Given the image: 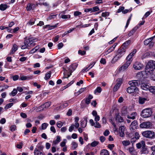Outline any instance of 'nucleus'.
Masks as SVG:
<instances>
[{
	"label": "nucleus",
	"instance_id": "20",
	"mask_svg": "<svg viewBox=\"0 0 155 155\" xmlns=\"http://www.w3.org/2000/svg\"><path fill=\"white\" fill-rule=\"evenodd\" d=\"M137 114L135 112H133L130 115H127V118L129 119L134 120L135 119L136 116H137Z\"/></svg>",
	"mask_w": 155,
	"mask_h": 155
},
{
	"label": "nucleus",
	"instance_id": "55",
	"mask_svg": "<svg viewBox=\"0 0 155 155\" xmlns=\"http://www.w3.org/2000/svg\"><path fill=\"white\" fill-rule=\"evenodd\" d=\"M98 143V142L97 141H94L92 142L91 143V145L92 147H94L96 146L97 145Z\"/></svg>",
	"mask_w": 155,
	"mask_h": 155
},
{
	"label": "nucleus",
	"instance_id": "32",
	"mask_svg": "<svg viewBox=\"0 0 155 155\" xmlns=\"http://www.w3.org/2000/svg\"><path fill=\"white\" fill-rule=\"evenodd\" d=\"M122 143L124 146H127L130 144V142L129 140H124L122 141Z\"/></svg>",
	"mask_w": 155,
	"mask_h": 155
},
{
	"label": "nucleus",
	"instance_id": "49",
	"mask_svg": "<svg viewBox=\"0 0 155 155\" xmlns=\"http://www.w3.org/2000/svg\"><path fill=\"white\" fill-rule=\"evenodd\" d=\"M26 9L27 11H30L31 10H32L31 4L28 3L26 7Z\"/></svg>",
	"mask_w": 155,
	"mask_h": 155
},
{
	"label": "nucleus",
	"instance_id": "23",
	"mask_svg": "<svg viewBox=\"0 0 155 155\" xmlns=\"http://www.w3.org/2000/svg\"><path fill=\"white\" fill-rule=\"evenodd\" d=\"M33 76L31 75L28 76H21L20 77V79L23 81L26 80H29L32 78Z\"/></svg>",
	"mask_w": 155,
	"mask_h": 155
},
{
	"label": "nucleus",
	"instance_id": "15",
	"mask_svg": "<svg viewBox=\"0 0 155 155\" xmlns=\"http://www.w3.org/2000/svg\"><path fill=\"white\" fill-rule=\"evenodd\" d=\"M92 114L93 116L95 117L94 120L96 122L98 121L100 119L99 116L98 115L97 112L95 110H93Z\"/></svg>",
	"mask_w": 155,
	"mask_h": 155
},
{
	"label": "nucleus",
	"instance_id": "24",
	"mask_svg": "<svg viewBox=\"0 0 155 155\" xmlns=\"http://www.w3.org/2000/svg\"><path fill=\"white\" fill-rule=\"evenodd\" d=\"M154 36L152 37H151L147 39H146L144 40V44L145 45H147L151 41H152L153 39V38H154Z\"/></svg>",
	"mask_w": 155,
	"mask_h": 155
},
{
	"label": "nucleus",
	"instance_id": "38",
	"mask_svg": "<svg viewBox=\"0 0 155 155\" xmlns=\"http://www.w3.org/2000/svg\"><path fill=\"white\" fill-rule=\"evenodd\" d=\"M141 152L142 153L146 154L148 153V151L147 149V148L144 147H142V150H141Z\"/></svg>",
	"mask_w": 155,
	"mask_h": 155
},
{
	"label": "nucleus",
	"instance_id": "40",
	"mask_svg": "<svg viewBox=\"0 0 155 155\" xmlns=\"http://www.w3.org/2000/svg\"><path fill=\"white\" fill-rule=\"evenodd\" d=\"M149 90L151 92L155 94V86H150L149 89Z\"/></svg>",
	"mask_w": 155,
	"mask_h": 155
},
{
	"label": "nucleus",
	"instance_id": "39",
	"mask_svg": "<svg viewBox=\"0 0 155 155\" xmlns=\"http://www.w3.org/2000/svg\"><path fill=\"white\" fill-rule=\"evenodd\" d=\"M57 27L56 25H53V26H50V25H47L45 26H44V28H47L48 27H49L48 30H51L52 29H54Z\"/></svg>",
	"mask_w": 155,
	"mask_h": 155
},
{
	"label": "nucleus",
	"instance_id": "27",
	"mask_svg": "<svg viewBox=\"0 0 155 155\" xmlns=\"http://www.w3.org/2000/svg\"><path fill=\"white\" fill-rule=\"evenodd\" d=\"M137 29V28L134 27L131 30L129 31L128 34V35L129 37H130L132 35L134 34L135 33V32H136Z\"/></svg>",
	"mask_w": 155,
	"mask_h": 155
},
{
	"label": "nucleus",
	"instance_id": "8",
	"mask_svg": "<svg viewBox=\"0 0 155 155\" xmlns=\"http://www.w3.org/2000/svg\"><path fill=\"white\" fill-rule=\"evenodd\" d=\"M149 75L147 74V73L145 72V71H140L137 73L136 76L138 80L140 81V80L142 78H146L148 77Z\"/></svg>",
	"mask_w": 155,
	"mask_h": 155
},
{
	"label": "nucleus",
	"instance_id": "44",
	"mask_svg": "<svg viewBox=\"0 0 155 155\" xmlns=\"http://www.w3.org/2000/svg\"><path fill=\"white\" fill-rule=\"evenodd\" d=\"M17 93V90L15 89H14L11 93L10 94V95H12L13 96H15L16 95Z\"/></svg>",
	"mask_w": 155,
	"mask_h": 155
},
{
	"label": "nucleus",
	"instance_id": "31",
	"mask_svg": "<svg viewBox=\"0 0 155 155\" xmlns=\"http://www.w3.org/2000/svg\"><path fill=\"white\" fill-rule=\"evenodd\" d=\"M100 154L101 155H109V153L107 150L104 149L101 150Z\"/></svg>",
	"mask_w": 155,
	"mask_h": 155
},
{
	"label": "nucleus",
	"instance_id": "9",
	"mask_svg": "<svg viewBox=\"0 0 155 155\" xmlns=\"http://www.w3.org/2000/svg\"><path fill=\"white\" fill-rule=\"evenodd\" d=\"M143 67V64L138 61L135 62L133 64V68L135 70H141Z\"/></svg>",
	"mask_w": 155,
	"mask_h": 155
},
{
	"label": "nucleus",
	"instance_id": "56",
	"mask_svg": "<svg viewBox=\"0 0 155 155\" xmlns=\"http://www.w3.org/2000/svg\"><path fill=\"white\" fill-rule=\"evenodd\" d=\"M61 17L63 19L70 18V15H62L61 16Z\"/></svg>",
	"mask_w": 155,
	"mask_h": 155
},
{
	"label": "nucleus",
	"instance_id": "58",
	"mask_svg": "<svg viewBox=\"0 0 155 155\" xmlns=\"http://www.w3.org/2000/svg\"><path fill=\"white\" fill-rule=\"evenodd\" d=\"M92 12H94L96 11H97L99 10V9L98 7L97 6H95L93 7L92 8Z\"/></svg>",
	"mask_w": 155,
	"mask_h": 155
},
{
	"label": "nucleus",
	"instance_id": "43",
	"mask_svg": "<svg viewBox=\"0 0 155 155\" xmlns=\"http://www.w3.org/2000/svg\"><path fill=\"white\" fill-rule=\"evenodd\" d=\"M102 91L101 88L100 87H98L94 91V93L95 94H96V92L98 93H100Z\"/></svg>",
	"mask_w": 155,
	"mask_h": 155
},
{
	"label": "nucleus",
	"instance_id": "11",
	"mask_svg": "<svg viewBox=\"0 0 155 155\" xmlns=\"http://www.w3.org/2000/svg\"><path fill=\"white\" fill-rule=\"evenodd\" d=\"M78 64L76 63L73 64L69 66L68 70L69 72L70 73V74H71L75 70Z\"/></svg>",
	"mask_w": 155,
	"mask_h": 155
},
{
	"label": "nucleus",
	"instance_id": "7",
	"mask_svg": "<svg viewBox=\"0 0 155 155\" xmlns=\"http://www.w3.org/2000/svg\"><path fill=\"white\" fill-rule=\"evenodd\" d=\"M140 128L146 129H151L152 128V124L149 121L142 122L140 125Z\"/></svg>",
	"mask_w": 155,
	"mask_h": 155
},
{
	"label": "nucleus",
	"instance_id": "2",
	"mask_svg": "<svg viewBox=\"0 0 155 155\" xmlns=\"http://www.w3.org/2000/svg\"><path fill=\"white\" fill-rule=\"evenodd\" d=\"M155 68V61L150 60L147 63L145 68V72L147 74L150 75Z\"/></svg>",
	"mask_w": 155,
	"mask_h": 155
},
{
	"label": "nucleus",
	"instance_id": "1",
	"mask_svg": "<svg viewBox=\"0 0 155 155\" xmlns=\"http://www.w3.org/2000/svg\"><path fill=\"white\" fill-rule=\"evenodd\" d=\"M140 81L139 80H134L129 81V84L130 87H128L127 90V93L131 94L138 91L137 86L140 85Z\"/></svg>",
	"mask_w": 155,
	"mask_h": 155
},
{
	"label": "nucleus",
	"instance_id": "21",
	"mask_svg": "<svg viewBox=\"0 0 155 155\" xmlns=\"http://www.w3.org/2000/svg\"><path fill=\"white\" fill-rule=\"evenodd\" d=\"M145 146V143L144 140H142L140 142L136 144V147L138 149H140L141 147Z\"/></svg>",
	"mask_w": 155,
	"mask_h": 155
},
{
	"label": "nucleus",
	"instance_id": "6",
	"mask_svg": "<svg viewBox=\"0 0 155 155\" xmlns=\"http://www.w3.org/2000/svg\"><path fill=\"white\" fill-rule=\"evenodd\" d=\"M152 112L150 108H146L143 110L141 112V115L143 118L150 117L152 114Z\"/></svg>",
	"mask_w": 155,
	"mask_h": 155
},
{
	"label": "nucleus",
	"instance_id": "19",
	"mask_svg": "<svg viewBox=\"0 0 155 155\" xmlns=\"http://www.w3.org/2000/svg\"><path fill=\"white\" fill-rule=\"evenodd\" d=\"M18 47L17 45L16 44H14L13 45L12 48L11 52L10 53V54L11 55L13 54L15 52L18 50Z\"/></svg>",
	"mask_w": 155,
	"mask_h": 155
},
{
	"label": "nucleus",
	"instance_id": "26",
	"mask_svg": "<svg viewBox=\"0 0 155 155\" xmlns=\"http://www.w3.org/2000/svg\"><path fill=\"white\" fill-rule=\"evenodd\" d=\"M141 88L144 90H147L149 89L150 87L148 84L145 83H142L141 85Z\"/></svg>",
	"mask_w": 155,
	"mask_h": 155
},
{
	"label": "nucleus",
	"instance_id": "10",
	"mask_svg": "<svg viewBox=\"0 0 155 155\" xmlns=\"http://www.w3.org/2000/svg\"><path fill=\"white\" fill-rule=\"evenodd\" d=\"M137 127V122L136 120H134L131 123L130 129L131 132H134Z\"/></svg>",
	"mask_w": 155,
	"mask_h": 155
},
{
	"label": "nucleus",
	"instance_id": "12",
	"mask_svg": "<svg viewBox=\"0 0 155 155\" xmlns=\"http://www.w3.org/2000/svg\"><path fill=\"white\" fill-rule=\"evenodd\" d=\"M130 110H127V107L124 106L121 109V114L123 116H126L127 117V115L130 114Z\"/></svg>",
	"mask_w": 155,
	"mask_h": 155
},
{
	"label": "nucleus",
	"instance_id": "25",
	"mask_svg": "<svg viewBox=\"0 0 155 155\" xmlns=\"http://www.w3.org/2000/svg\"><path fill=\"white\" fill-rule=\"evenodd\" d=\"M34 153V155H45L42 152L39 150L37 148H35Z\"/></svg>",
	"mask_w": 155,
	"mask_h": 155
},
{
	"label": "nucleus",
	"instance_id": "3",
	"mask_svg": "<svg viewBox=\"0 0 155 155\" xmlns=\"http://www.w3.org/2000/svg\"><path fill=\"white\" fill-rule=\"evenodd\" d=\"M34 39L31 38L25 40L24 42V45L21 46V49H29L31 47L35 45L34 43Z\"/></svg>",
	"mask_w": 155,
	"mask_h": 155
},
{
	"label": "nucleus",
	"instance_id": "33",
	"mask_svg": "<svg viewBox=\"0 0 155 155\" xmlns=\"http://www.w3.org/2000/svg\"><path fill=\"white\" fill-rule=\"evenodd\" d=\"M44 105H43V104H42L41 106H39L38 107L36 108V111L37 112H39L43 110H44Z\"/></svg>",
	"mask_w": 155,
	"mask_h": 155
},
{
	"label": "nucleus",
	"instance_id": "18",
	"mask_svg": "<svg viewBox=\"0 0 155 155\" xmlns=\"http://www.w3.org/2000/svg\"><path fill=\"white\" fill-rule=\"evenodd\" d=\"M124 130L125 127L124 126H121L119 128L120 136L121 137H123L124 136Z\"/></svg>",
	"mask_w": 155,
	"mask_h": 155
},
{
	"label": "nucleus",
	"instance_id": "5",
	"mask_svg": "<svg viewBox=\"0 0 155 155\" xmlns=\"http://www.w3.org/2000/svg\"><path fill=\"white\" fill-rule=\"evenodd\" d=\"M142 135L145 137L153 139L155 138V132L150 130H147L142 133Z\"/></svg>",
	"mask_w": 155,
	"mask_h": 155
},
{
	"label": "nucleus",
	"instance_id": "22",
	"mask_svg": "<svg viewBox=\"0 0 155 155\" xmlns=\"http://www.w3.org/2000/svg\"><path fill=\"white\" fill-rule=\"evenodd\" d=\"M116 120L117 121L121 123L124 121V119L119 114H117L116 116Z\"/></svg>",
	"mask_w": 155,
	"mask_h": 155
},
{
	"label": "nucleus",
	"instance_id": "4",
	"mask_svg": "<svg viewBox=\"0 0 155 155\" xmlns=\"http://www.w3.org/2000/svg\"><path fill=\"white\" fill-rule=\"evenodd\" d=\"M125 50L120 48L118 50L116 55L112 59V63L114 64L116 62L125 54Z\"/></svg>",
	"mask_w": 155,
	"mask_h": 155
},
{
	"label": "nucleus",
	"instance_id": "53",
	"mask_svg": "<svg viewBox=\"0 0 155 155\" xmlns=\"http://www.w3.org/2000/svg\"><path fill=\"white\" fill-rule=\"evenodd\" d=\"M16 125H12L10 127V130L12 131H14L16 130Z\"/></svg>",
	"mask_w": 155,
	"mask_h": 155
},
{
	"label": "nucleus",
	"instance_id": "34",
	"mask_svg": "<svg viewBox=\"0 0 155 155\" xmlns=\"http://www.w3.org/2000/svg\"><path fill=\"white\" fill-rule=\"evenodd\" d=\"M113 48H110L109 49H108L107 51H105L103 54H104V55H107L109 53H110L112 51H113Z\"/></svg>",
	"mask_w": 155,
	"mask_h": 155
},
{
	"label": "nucleus",
	"instance_id": "59",
	"mask_svg": "<svg viewBox=\"0 0 155 155\" xmlns=\"http://www.w3.org/2000/svg\"><path fill=\"white\" fill-rule=\"evenodd\" d=\"M78 53L79 54L83 55H84L86 54V51H82L81 50H79L78 51Z\"/></svg>",
	"mask_w": 155,
	"mask_h": 155
},
{
	"label": "nucleus",
	"instance_id": "60",
	"mask_svg": "<svg viewBox=\"0 0 155 155\" xmlns=\"http://www.w3.org/2000/svg\"><path fill=\"white\" fill-rule=\"evenodd\" d=\"M151 148L153 151L151 155H155V146L152 147Z\"/></svg>",
	"mask_w": 155,
	"mask_h": 155
},
{
	"label": "nucleus",
	"instance_id": "42",
	"mask_svg": "<svg viewBox=\"0 0 155 155\" xmlns=\"http://www.w3.org/2000/svg\"><path fill=\"white\" fill-rule=\"evenodd\" d=\"M13 104L14 103H9L5 105L4 108L5 109H7L11 107L12 106H13Z\"/></svg>",
	"mask_w": 155,
	"mask_h": 155
},
{
	"label": "nucleus",
	"instance_id": "63",
	"mask_svg": "<svg viewBox=\"0 0 155 155\" xmlns=\"http://www.w3.org/2000/svg\"><path fill=\"white\" fill-rule=\"evenodd\" d=\"M74 124H72L69 127V131L70 132H71L74 129Z\"/></svg>",
	"mask_w": 155,
	"mask_h": 155
},
{
	"label": "nucleus",
	"instance_id": "64",
	"mask_svg": "<svg viewBox=\"0 0 155 155\" xmlns=\"http://www.w3.org/2000/svg\"><path fill=\"white\" fill-rule=\"evenodd\" d=\"M20 116L24 118H26L27 117L26 114L24 113H21L20 114Z\"/></svg>",
	"mask_w": 155,
	"mask_h": 155
},
{
	"label": "nucleus",
	"instance_id": "45",
	"mask_svg": "<svg viewBox=\"0 0 155 155\" xmlns=\"http://www.w3.org/2000/svg\"><path fill=\"white\" fill-rule=\"evenodd\" d=\"M61 141V137L59 136H57L56 140L54 141V144H56Z\"/></svg>",
	"mask_w": 155,
	"mask_h": 155
},
{
	"label": "nucleus",
	"instance_id": "35",
	"mask_svg": "<svg viewBox=\"0 0 155 155\" xmlns=\"http://www.w3.org/2000/svg\"><path fill=\"white\" fill-rule=\"evenodd\" d=\"M7 8V6L6 4H1L0 5V10L2 11H4Z\"/></svg>",
	"mask_w": 155,
	"mask_h": 155
},
{
	"label": "nucleus",
	"instance_id": "54",
	"mask_svg": "<svg viewBox=\"0 0 155 155\" xmlns=\"http://www.w3.org/2000/svg\"><path fill=\"white\" fill-rule=\"evenodd\" d=\"M81 15V13L79 11H75L74 12V16H76Z\"/></svg>",
	"mask_w": 155,
	"mask_h": 155
},
{
	"label": "nucleus",
	"instance_id": "30",
	"mask_svg": "<svg viewBox=\"0 0 155 155\" xmlns=\"http://www.w3.org/2000/svg\"><path fill=\"white\" fill-rule=\"evenodd\" d=\"M146 100V98L140 97L139 98L138 101L140 104H143Z\"/></svg>",
	"mask_w": 155,
	"mask_h": 155
},
{
	"label": "nucleus",
	"instance_id": "46",
	"mask_svg": "<svg viewBox=\"0 0 155 155\" xmlns=\"http://www.w3.org/2000/svg\"><path fill=\"white\" fill-rule=\"evenodd\" d=\"M67 141V140L66 139H64L63 141L61 142L60 143V146H61V147H65L66 145V143Z\"/></svg>",
	"mask_w": 155,
	"mask_h": 155
},
{
	"label": "nucleus",
	"instance_id": "17",
	"mask_svg": "<svg viewBox=\"0 0 155 155\" xmlns=\"http://www.w3.org/2000/svg\"><path fill=\"white\" fill-rule=\"evenodd\" d=\"M131 62L130 61L127 60L126 62L120 68L121 69L123 70L126 69L130 65Z\"/></svg>",
	"mask_w": 155,
	"mask_h": 155
},
{
	"label": "nucleus",
	"instance_id": "50",
	"mask_svg": "<svg viewBox=\"0 0 155 155\" xmlns=\"http://www.w3.org/2000/svg\"><path fill=\"white\" fill-rule=\"evenodd\" d=\"M72 147L74 149H75L78 146V143L75 142H73L72 143Z\"/></svg>",
	"mask_w": 155,
	"mask_h": 155
},
{
	"label": "nucleus",
	"instance_id": "37",
	"mask_svg": "<svg viewBox=\"0 0 155 155\" xmlns=\"http://www.w3.org/2000/svg\"><path fill=\"white\" fill-rule=\"evenodd\" d=\"M71 75V74H70V73L69 72V71L66 70L65 72L64 73V78H68Z\"/></svg>",
	"mask_w": 155,
	"mask_h": 155
},
{
	"label": "nucleus",
	"instance_id": "13",
	"mask_svg": "<svg viewBox=\"0 0 155 155\" xmlns=\"http://www.w3.org/2000/svg\"><path fill=\"white\" fill-rule=\"evenodd\" d=\"M136 52V50L135 49H134L133 51L127 57L126 60L130 61L131 62L133 60L132 57L134 56Z\"/></svg>",
	"mask_w": 155,
	"mask_h": 155
},
{
	"label": "nucleus",
	"instance_id": "52",
	"mask_svg": "<svg viewBox=\"0 0 155 155\" xmlns=\"http://www.w3.org/2000/svg\"><path fill=\"white\" fill-rule=\"evenodd\" d=\"M86 121L85 124H84L85 123V121L84 120L83 121L81 122V126L82 127L84 128L86 126L87 122V120H86Z\"/></svg>",
	"mask_w": 155,
	"mask_h": 155
},
{
	"label": "nucleus",
	"instance_id": "14",
	"mask_svg": "<svg viewBox=\"0 0 155 155\" xmlns=\"http://www.w3.org/2000/svg\"><path fill=\"white\" fill-rule=\"evenodd\" d=\"M130 42L131 41L130 40L127 41L123 44L120 48L126 51V50L128 48Z\"/></svg>",
	"mask_w": 155,
	"mask_h": 155
},
{
	"label": "nucleus",
	"instance_id": "16",
	"mask_svg": "<svg viewBox=\"0 0 155 155\" xmlns=\"http://www.w3.org/2000/svg\"><path fill=\"white\" fill-rule=\"evenodd\" d=\"M122 84V82L120 80H119L115 85L113 88V90L114 91H116L119 88Z\"/></svg>",
	"mask_w": 155,
	"mask_h": 155
},
{
	"label": "nucleus",
	"instance_id": "29",
	"mask_svg": "<svg viewBox=\"0 0 155 155\" xmlns=\"http://www.w3.org/2000/svg\"><path fill=\"white\" fill-rule=\"evenodd\" d=\"M51 71H49L48 72H47L45 74V76L44 77L45 79L46 80L49 79L51 77Z\"/></svg>",
	"mask_w": 155,
	"mask_h": 155
},
{
	"label": "nucleus",
	"instance_id": "62",
	"mask_svg": "<svg viewBox=\"0 0 155 155\" xmlns=\"http://www.w3.org/2000/svg\"><path fill=\"white\" fill-rule=\"evenodd\" d=\"M109 13L107 12H103L102 13L101 15L103 17H105L109 15Z\"/></svg>",
	"mask_w": 155,
	"mask_h": 155
},
{
	"label": "nucleus",
	"instance_id": "41",
	"mask_svg": "<svg viewBox=\"0 0 155 155\" xmlns=\"http://www.w3.org/2000/svg\"><path fill=\"white\" fill-rule=\"evenodd\" d=\"M51 105V102L48 101L46 102L43 104L44 105V107L45 108H48V107Z\"/></svg>",
	"mask_w": 155,
	"mask_h": 155
},
{
	"label": "nucleus",
	"instance_id": "48",
	"mask_svg": "<svg viewBox=\"0 0 155 155\" xmlns=\"http://www.w3.org/2000/svg\"><path fill=\"white\" fill-rule=\"evenodd\" d=\"M48 125V124L47 123H44L42 124L41 125L42 129L43 130H45L46 129Z\"/></svg>",
	"mask_w": 155,
	"mask_h": 155
},
{
	"label": "nucleus",
	"instance_id": "47",
	"mask_svg": "<svg viewBox=\"0 0 155 155\" xmlns=\"http://www.w3.org/2000/svg\"><path fill=\"white\" fill-rule=\"evenodd\" d=\"M93 126L97 128H100L101 127V124L97 122H96L95 123Z\"/></svg>",
	"mask_w": 155,
	"mask_h": 155
},
{
	"label": "nucleus",
	"instance_id": "28",
	"mask_svg": "<svg viewBox=\"0 0 155 155\" xmlns=\"http://www.w3.org/2000/svg\"><path fill=\"white\" fill-rule=\"evenodd\" d=\"M129 151L130 153L132 155H136L137 153L135 152L134 148L133 147H130L129 148Z\"/></svg>",
	"mask_w": 155,
	"mask_h": 155
},
{
	"label": "nucleus",
	"instance_id": "36",
	"mask_svg": "<svg viewBox=\"0 0 155 155\" xmlns=\"http://www.w3.org/2000/svg\"><path fill=\"white\" fill-rule=\"evenodd\" d=\"M68 104L67 102H65L61 104L59 107V108L62 109L68 106Z\"/></svg>",
	"mask_w": 155,
	"mask_h": 155
},
{
	"label": "nucleus",
	"instance_id": "61",
	"mask_svg": "<svg viewBox=\"0 0 155 155\" xmlns=\"http://www.w3.org/2000/svg\"><path fill=\"white\" fill-rule=\"evenodd\" d=\"M86 89V87L82 88L80 89L79 91H78V92L79 94H81V93L83 92L84 91H85Z\"/></svg>",
	"mask_w": 155,
	"mask_h": 155
},
{
	"label": "nucleus",
	"instance_id": "57",
	"mask_svg": "<svg viewBox=\"0 0 155 155\" xmlns=\"http://www.w3.org/2000/svg\"><path fill=\"white\" fill-rule=\"evenodd\" d=\"M62 125L63 124L60 121H59L57 123V126L59 128L61 127L62 126Z\"/></svg>",
	"mask_w": 155,
	"mask_h": 155
},
{
	"label": "nucleus",
	"instance_id": "51",
	"mask_svg": "<svg viewBox=\"0 0 155 155\" xmlns=\"http://www.w3.org/2000/svg\"><path fill=\"white\" fill-rule=\"evenodd\" d=\"M35 20H33V19H31L27 23V25H33L35 23Z\"/></svg>",
	"mask_w": 155,
	"mask_h": 155
}]
</instances>
